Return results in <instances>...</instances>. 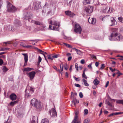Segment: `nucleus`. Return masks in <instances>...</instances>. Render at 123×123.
I'll use <instances>...</instances> for the list:
<instances>
[{"mask_svg":"<svg viewBox=\"0 0 123 123\" xmlns=\"http://www.w3.org/2000/svg\"><path fill=\"white\" fill-rule=\"evenodd\" d=\"M105 67V65L104 64H102L101 65V66L100 68V69L101 70L103 69Z\"/></svg>","mask_w":123,"mask_h":123,"instance_id":"46","label":"nucleus"},{"mask_svg":"<svg viewBox=\"0 0 123 123\" xmlns=\"http://www.w3.org/2000/svg\"><path fill=\"white\" fill-rule=\"evenodd\" d=\"M123 38V37L121 35H118L117 33L113 32L111 33V36L109 37V40L111 41H119L120 39Z\"/></svg>","mask_w":123,"mask_h":123,"instance_id":"1","label":"nucleus"},{"mask_svg":"<svg viewBox=\"0 0 123 123\" xmlns=\"http://www.w3.org/2000/svg\"><path fill=\"white\" fill-rule=\"evenodd\" d=\"M104 112L105 114H107L108 113V111H107L106 110H105L104 111Z\"/></svg>","mask_w":123,"mask_h":123,"instance_id":"61","label":"nucleus"},{"mask_svg":"<svg viewBox=\"0 0 123 123\" xmlns=\"http://www.w3.org/2000/svg\"><path fill=\"white\" fill-rule=\"evenodd\" d=\"M53 30L56 31H59V27L56 26H53L52 29Z\"/></svg>","mask_w":123,"mask_h":123,"instance_id":"31","label":"nucleus"},{"mask_svg":"<svg viewBox=\"0 0 123 123\" xmlns=\"http://www.w3.org/2000/svg\"><path fill=\"white\" fill-rule=\"evenodd\" d=\"M3 4V2L2 0H0V9L1 8V6Z\"/></svg>","mask_w":123,"mask_h":123,"instance_id":"55","label":"nucleus"},{"mask_svg":"<svg viewBox=\"0 0 123 123\" xmlns=\"http://www.w3.org/2000/svg\"><path fill=\"white\" fill-rule=\"evenodd\" d=\"M99 64V63L98 62H96L95 63V65L97 67H98V65Z\"/></svg>","mask_w":123,"mask_h":123,"instance_id":"63","label":"nucleus"},{"mask_svg":"<svg viewBox=\"0 0 123 123\" xmlns=\"http://www.w3.org/2000/svg\"><path fill=\"white\" fill-rule=\"evenodd\" d=\"M111 100H113L114 101H115L116 100V103L117 104H121L123 105V100H117L116 99H112L111 98Z\"/></svg>","mask_w":123,"mask_h":123,"instance_id":"19","label":"nucleus"},{"mask_svg":"<svg viewBox=\"0 0 123 123\" xmlns=\"http://www.w3.org/2000/svg\"><path fill=\"white\" fill-rule=\"evenodd\" d=\"M60 56V55L59 54H55L54 55L52 56L53 57H54V58H57L58 57H59Z\"/></svg>","mask_w":123,"mask_h":123,"instance_id":"38","label":"nucleus"},{"mask_svg":"<svg viewBox=\"0 0 123 123\" xmlns=\"http://www.w3.org/2000/svg\"><path fill=\"white\" fill-rule=\"evenodd\" d=\"M120 30L121 33H123V27H120Z\"/></svg>","mask_w":123,"mask_h":123,"instance_id":"56","label":"nucleus"},{"mask_svg":"<svg viewBox=\"0 0 123 123\" xmlns=\"http://www.w3.org/2000/svg\"><path fill=\"white\" fill-rule=\"evenodd\" d=\"M117 71L118 72L116 73V74H118L120 75H121L122 74L120 73L119 70H118V71Z\"/></svg>","mask_w":123,"mask_h":123,"instance_id":"60","label":"nucleus"},{"mask_svg":"<svg viewBox=\"0 0 123 123\" xmlns=\"http://www.w3.org/2000/svg\"><path fill=\"white\" fill-rule=\"evenodd\" d=\"M93 82L95 85H97L99 83V81L97 79H95L93 81Z\"/></svg>","mask_w":123,"mask_h":123,"instance_id":"25","label":"nucleus"},{"mask_svg":"<svg viewBox=\"0 0 123 123\" xmlns=\"http://www.w3.org/2000/svg\"><path fill=\"white\" fill-rule=\"evenodd\" d=\"M89 121V120L87 119H85L83 123H88Z\"/></svg>","mask_w":123,"mask_h":123,"instance_id":"42","label":"nucleus"},{"mask_svg":"<svg viewBox=\"0 0 123 123\" xmlns=\"http://www.w3.org/2000/svg\"><path fill=\"white\" fill-rule=\"evenodd\" d=\"M3 71L4 72H6L8 70V69L5 66H4L3 68Z\"/></svg>","mask_w":123,"mask_h":123,"instance_id":"40","label":"nucleus"},{"mask_svg":"<svg viewBox=\"0 0 123 123\" xmlns=\"http://www.w3.org/2000/svg\"><path fill=\"white\" fill-rule=\"evenodd\" d=\"M36 73L34 71H32L27 73V74L28 77H29L30 80H32L35 77Z\"/></svg>","mask_w":123,"mask_h":123,"instance_id":"8","label":"nucleus"},{"mask_svg":"<svg viewBox=\"0 0 123 123\" xmlns=\"http://www.w3.org/2000/svg\"><path fill=\"white\" fill-rule=\"evenodd\" d=\"M106 104H107L109 106L112 107H113V105L112 103H110L109 101H107L106 102Z\"/></svg>","mask_w":123,"mask_h":123,"instance_id":"28","label":"nucleus"},{"mask_svg":"<svg viewBox=\"0 0 123 123\" xmlns=\"http://www.w3.org/2000/svg\"><path fill=\"white\" fill-rule=\"evenodd\" d=\"M82 77L86 79H87V78L86 75L85 74V73H84V72H83L82 74Z\"/></svg>","mask_w":123,"mask_h":123,"instance_id":"33","label":"nucleus"},{"mask_svg":"<svg viewBox=\"0 0 123 123\" xmlns=\"http://www.w3.org/2000/svg\"><path fill=\"white\" fill-rule=\"evenodd\" d=\"M79 113V112L78 111H75V115L74 116V119L73 120L72 123H75V122H74V121L75 120H76V119H77L78 117L77 116V115Z\"/></svg>","mask_w":123,"mask_h":123,"instance_id":"17","label":"nucleus"},{"mask_svg":"<svg viewBox=\"0 0 123 123\" xmlns=\"http://www.w3.org/2000/svg\"><path fill=\"white\" fill-rule=\"evenodd\" d=\"M74 31L79 34H80L82 31V28L78 24H75Z\"/></svg>","mask_w":123,"mask_h":123,"instance_id":"4","label":"nucleus"},{"mask_svg":"<svg viewBox=\"0 0 123 123\" xmlns=\"http://www.w3.org/2000/svg\"><path fill=\"white\" fill-rule=\"evenodd\" d=\"M41 25V28H46V27L43 24V25Z\"/></svg>","mask_w":123,"mask_h":123,"instance_id":"58","label":"nucleus"},{"mask_svg":"<svg viewBox=\"0 0 123 123\" xmlns=\"http://www.w3.org/2000/svg\"><path fill=\"white\" fill-rule=\"evenodd\" d=\"M90 2L89 0H84L83 2V4L85 5L87 4L90 3Z\"/></svg>","mask_w":123,"mask_h":123,"instance_id":"27","label":"nucleus"},{"mask_svg":"<svg viewBox=\"0 0 123 123\" xmlns=\"http://www.w3.org/2000/svg\"><path fill=\"white\" fill-rule=\"evenodd\" d=\"M4 29L5 30L12 31H13L15 30V29L14 28V27L11 25L5 26L4 27Z\"/></svg>","mask_w":123,"mask_h":123,"instance_id":"9","label":"nucleus"},{"mask_svg":"<svg viewBox=\"0 0 123 123\" xmlns=\"http://www.w3.org/2000/svg\"><path fill=\"white\" fill-rule=\"evenodd\" d=\"M88 21L90 24H94L96 23V19L94 18H91L90 17L88 19Z\"/></svg>","mask_w":123,"mask_h":123,"instance_id":"13","label":"nucleus"},{"mask_svg":"<svg viewBox=\"0 0 123 123\" xmlns=\"http://www.w3.org/2000/svg\"><path fill=\"white\" fill-rule=\"evenodd\" d=\"M109 69L112 72H114L115 71H118L115 68L114 69H113L111 67H110Z\"/></svg>","mask_w":123,"mask_h":123,"instance_id":"44","label":"nucleus"},{"mask_svg":"<svg viewBox=\"0 0 123 123\" xmlns=\"http://www.w3.org/2000/svg\"><path fill=\"white\" fill-rule=\"evenodd\" d=\"M4 123H11L10 120L9 119H8L6 122H5Z\"/></svg>","mask_w":123,"mask_h":123,"instance_id":"59","label":"nucleus"},{"mask_svg":"<svg viewBox=\"0 0 123 123\" xmlns=\"http://www.w3.org/2000/svg\"><path fill=\"white\" fill-rule=\"evenodd\" d=\"M75 66L76 68V69L77 70V72L78 70V64L77 63H76L75 64Z\"/></svg>","mask_w":123,"mask_h":123,"instance_id":"43","label":"nucleus"},{"mask_svg":"<svg viewBox=\"0 0 123 123\" xmlns=\"http://www.w3.org/2000/svg\"><path fill=\"white\" fill-rule=\"evenodd\" d=\"M72 2V0H71L69 2L68 4H67V5L69 6H71Z\"/></svg>","mask_w":123,"mask_h":123,"instance_id":"48","label":"nucleus"},{"mask_svg":"<svg viewBox=\"0 0 123 123\" xmlns=\"http://www.w3.org/2000/svg\"><path fill=\"white\" fill-rule=\"evenodd\" d=\"M73 49H75L78 54L80 55L81 54V52L80 50L78 49L75 48H73Z\"/></svg>","mask_w":123,"mask_h":123,"instance_id":"29","label":"nucleus"},{"mask_svg":"<svg viewBox=\"0 0 123 123\" xmlns=\"http://www.w3.org/2000/svg\"><path fill=\"white\" fill-rule=\"evenodd\" d=\"M91 58H92L93 59L95 58V59H97V58L96 56L94 55H92L91 56Z\"/></svg>","mask_w":123,"mask_h":123,"instance_id":"57","label":"nucleus"},{"mask_svg":"<svg viewBox=\"0 0 123 123\" xmlns=\"http://www.w3.org/2000/svg\"><path fill=\"white\" fill-rule=\"evenodd\" d=\"M119 21L121 23H123V19L122 17H119L118 18Z\"/></svg>","mask_w":123,"mask_h":123,"instance_id":"35","label":"nucleus"},{"mask_svg":"<svg viewBox=\"0 0 123 123\" xmlns=\"http://www.w3.org/2000/svg\"><path fill=\"white\" fill-rule=\"evenodd\" d=\"M68 74L67 72H66L65 74V77L66 78H68Z\"/></svg>","mask_w":123,"mask_h":123,"instance_id":"64","label":"nucleus"},{"mask_svg":"<svg viewBox=\"0 0 123 123\" xmlns=\"http://www.w3.org/2000/svg\"><path fill=\"white\" fill-rule=\"evenodd\" d=\"M108 8L107 7H106L105 9H104L103 10V12L105 13H107V12H106L108 10Z\"/></svg>","mask_w":123,"mask_h":123,"instance_id":"49","label":"nucleus"},{"mask_svg":"<svg viewBox=\"0 0 123 123\" xmlns=\"http://www.w3.org/2000/svg\"><path fill=\"white\" fill-rule=\"evenodd\" d=\"M83 82L84 84V85L85 86H89V84L87 82L86 80H85L84 79H83Z\"/></svg>","mask_w":123,"mask_h":123,"instance_id":"30","label":"nucleus"},{"mask_svg":"<svg viewBox=\"0 0 123 123\" xmlns=\"http://www.w3.org/2000/svg\"><path fill=\"white\" fill-rule=\"evenodd\" d=\"M7 10L8 11L14 12L16 11V8L10 2H7Z\"/></svg>","mask_w":123,"mask_h":123,"instance_id":"3","label":"nucleus"},{"mask_svg":"<svg viewBox=\"0 0 123 123\" xmlns=\"http://www.w3.org/2000/svg\"><path fill=\"white\" fill-rule=\"evenodd\" d=\"M60 68H61V71H63V68L64 66V65L62 64H60Z\"/></svg>","mask_w":123,"mask_h":123,"instance_id":"36","label":"nucleus"},{"mask_svg":"<svg viewBox=\"0 0 123 123\" xmlns=\"http://www.w3.org/2000/svg\"><path fill=\"white\" fill-rule=\"evenodd\" d=\"M34 69L32 68H25L23 70V72L24 71H29L31 70H33Z\"/></svg>","mask_w":123,"mask_h":123,"instance_id":"20","label":"nucleus"},{"mask_svg":"<svg viewBox=\"0 0 123 123\" xmlns=\"http://www.w3.org/2000/svg\"><path fill=\"white\" fill-rule=\"evenodd\" d=\"M53 25L57 26L58 25V23L56 21H53Z\"/></svg>","mask_w":123,"mask_h":123,"instance_id":"45","label":"nucleus"},{"mask_svg":"<svg viewBox=\"0 0 123 123\" xmlns=\"http://www.w3.org/2000/svg\"><path fill=\"white\" fill-rule=\"evenodd\" d=\"M27 89H26L25 90V98L29 97L31 96L29 93H28L27 92Z\"/></svg>","mask_w":123,"mask_h":123,"instance_id":"21","label":"nucleus"},{"mask_svg":"<svg viewBox=\"0 0 123 123\" xmlns=\"http://www.w3.org/2000/svg\"><path fill=\"white\" fill-rule=\"evenodd\" d=\"M79 96L80 98H82L83 97V95L82 92H80L79 94Z\"/></svg>","mask_w":123,"mask_h":123,"instance_id":"47","label":"nucleus"},{"mask_svg":"<svg viewBox=\"0 0 123 123\" xmlns=\"http://www.w3.org/2000/svg\"><path fill=\"white\" fill-rule=\"evenodd\" d=\"M49 113L50 115L52 117L56 116V112L55 109L54 108H52L51 111L50 110L49 111Z\"/></svg>","mask_w":123,"mask_h":123,"instance_id":"12","label":"nucleus"},{"mask_svg":"<svg viewBox=\"0 0 123 123\" xmlns=\"http://www.w3.org/2000/svg\"><path fill=\"white\" fill-rule=\"evenodd\" d=\"M64 68L66 70H67L68 69V65L67 64H65L64 66Z\"/></svg>","mask_w":123,"mask_h":123,"instance_id":"54","label":"nucleus"},{"mask_svg":"<svg viewBox=\"0 0 123 123\" xmlns=\"http://www.w3.org/2000/svg\"><path fill=\"white\" fill-rule=\"evenodd\" d=\"M42 59L41 57L40 56H39L38 58V64H39L42 61Z\"/></svg>","mask_w":123,"mask_h":123,"instance_id":"37","label":"nucleus"},{"mask_svg":"<svg viewBox=\"0 0 123 123\" xmlns=\"http://www.w3.org/2000/svg\"><path fill=\"white\" fill-rule=\"evenodd\" d=\"M41 2H38L37 3H36V2H34V5H35L34 7V8L35 10H37L40 8H41Z\"/></svg>","mask_w":123,"mask_h":123,"instance_id":"11","label":"nucleus"},{"mask_svg":"<svg viewBox=\"0 0 123 123\" xmlns=\"http://www.w3.org/2000/svg\"><path fill=\"white\" fill-rule=\"evenodd\" d=\"M84 115H87L88 112V110L87 109H85L84 110Z\"/></svg>","mask_w":123,"mask_h":123,"instance_id":"34","label":"nucleus"},{"mask_svg":"<svg viewBox=\"0 0 123 123\" xmlns=\"http://www.w3.org/2000/svg\"><path fill=\"white\" fill-rule=\"evenodd\" d=\"M35 48V49H37V50L39 52H43V51L42 50H40V49H38L37 48Z\"/></svg>","mask_w":123,"mask_h":123,"instance_id":"53","label":"nucleus"},{"mask_svg":"<svg viewBox=\"0 0 123 123\" xmlns=\"http://www.w3.org/2000/svg\"><path fill=\"white\" fill-rule=\"evenodd\" d=\"M93 7L92 6H87L85 7V11L87 13H91L92 12Z\"/></svg>","mask_w":123,"mask_h":123,"instance_id":"6","label":"nucleus"},{"mask_svg":"<svg viewBox=\"0 0 123 123\" xmlns=\"http://www.w3.org/2000/svg\"><path fill=\"white\" fill-rule=\"evenodd\" d=\"M24 19L25 20L28 19L29 21V19L33 17V14L31 13L26 12L24 13Z\"/></svg>","mask_w":123,"mask_h":123,"instance_id":"5","label":"nucleus"},{"mask_svg":"<svg viewBox=\"0 0 123 123\" xmlns=\"http://www.w3.org/2000/svg\"><path fill=\"white\" fill-rule=\"evenodd\" d=\"M18 103V101L16 100L14 101H12L9 104L11 106H13L14 105L17 104Z\"/></svg>","mask_w":123,"mask_h":123,"instance_id":"23","label":"nucleus"},{"mask_svg":"<svg viewBox=\"0 0 123 123\" xmlns=\"http://www.w3.org/2000/svg\"><path fill=\"white\" fill-rule=\"evenodd\" d=\"M65 13L66 15L71 18H73L75 15L74 13L69 10L65 11Z\"/></svg>","mask_w":123,"mask_h":123,"instance_id":"10","label":"nucleus"},{"mask_svg":"<svg viewBox=\"0 0 123 123\" xmlns=\"http://www.w3.org/2000/svg\"><path fill=\"white\" fill-rule=\"evenodd\" d=\"M74 122H75V123H81V121L80 120H79L77 121V119H76V120L74 121Z\"/></svg>","mask_w":123,"mask_h":123,"instance_id":"50","label":"nucleus"},{"mask_svg":"<svg viewBox=\"0 0 123 123\" xmlns=\"http://www.w3.org/2000/svg\"><path fill=\"white\" fill-rule=\"evenodd\" d=\"M36 121L38 122V118L37 116H33L32 121Z\"/></svg>","mask_w":123,"mask_h":123,"instance_id":"32","label":"nucleus"},{"mask_svg":"<svg viewBox=\"0 0 123 123\" xmlns=\"http://www.w3.org/2000/svg\"><path fill=\"white\" fill-rule=\"evenodd\" d=\"M71 98L73 99L72 102L74 103V106H75L77 103H79V101L77 100L76 98H74V93L73 92H71Z\"/></svg>","mask_w":123,"mask_h":123,"instance_id":"7","label":"nucleus"},{"mask_svg":"<svg viewBox=\"0 0 123 123\" xmlns=\"http://www.w3.org/2000/svg\"><path fill=\"white\" fill-rule=\"evenodd\" d=\"M74 85L75 86L77 87H80V85L79 84L75 83Z\"/></svg>","mask_w":123,"mask_h":123,"instance_id":"52","label":"nucleus"},{"mask_svg":"<svg viewBox=\"0 0 123 123\" xmlns=\"http://www.w3.org/2000/svg\"><path fill=\"white\" fill-rule=\"evenodd\" d=\"M92 63L90 64L88 66V68H91V69H92Z\"/></svg>","mask_w":123,"mask_h":123,"instance_id":"62","label":"nucleus"},{"mask_svg":"<svg viewBox=\"0 0 123 123\" xmlns=\"http://www.w3.org/2000/svg\"><path fill=\"white\" fill-rule=\"evenodd\" d=\"M73 78L75 80L77 81H80V79H79V78H76L75 76H73Z\"/></svg>","mask_w":123,"mask_h":123,"instance_id":"39","label":"nucleus"},{"mask_svg":"<svg viewBox=\"0 0 123 123\" xmlns=\"http://www.w3.org/2000/svg\"><path fill=\"white\" fill-rule=\"evenodd\" d=\"M22 54L24 55V56L25 62L23 66L24 67L27 64L26 63L28 61V55L24 53Z\"/></svg>","mask_w":123,"mask_h":123,"instance_id":"14","label":"nucleus"},{"mask_svg":"<svg viewBox=\"0 0 123 123\" xmlns=\"http://www.w3.org/2000/svg\"><path fill=\"white\" fill-rule=\"evenodd\" d=\"M10 98L12 101L15 100L17 98V96L14 93L11 94L9 96Z\"/></svg>","mask_w":123,"mask_h":123,"instance_id":"15","label":"nucleus"},{"mask_svg":"<svg viewBox=\"0 0 123 123\" xmlns=\"http://www.w3.org/2000/svg\"><path fill=\"white\" fill-rule=\"evenodd\" d=\"M3 63V61L1 59H0V65H1Z\"/></svg>","mask_w":123,"mask_h":123,"instance_id":"51","label":"nucleus"},{"mask_svg":"<svg viewBox=\"0 0 123 123\" xmlns=\"http://www.w3.org/2000/svg\"><path fill=\"white\" fill-rule=\"evenodd\" d=\"M31 22L34 23L36 25H43V23L40 22L38 21H35L32 20L31 21Z\"/></svg>","mask_w":123,"mask_h":123,"instance_id":"18","label":"nucleus"},{"mask_svg":"<svg viewBox=\"0 0 123 123\" xmlns=\"http://www.w3.org/2000/svg\"><path fill=\"white\" fill-rule=\"evenodd\" d=\"M111 21L112 24L110 25V26H113L116 24L117 22L115 19L113 17H111Z\"/></svg>","mask_w":123,"mask_h":123,"instance_id":"16","label":"nucleus"},{"mask_svg":"<svg viewBox=\"0 0 123 123\" xmlns=\"http://www.w3.org/2000/svg\"><path fill=\"white\" fill-rule=\"evenodd\" d=\"M20 45L21 46H22L25 47L26 46V45L25 44V43L23 42H20Z\"/></svg>","mask_w":123,"mask_h":123,"instance_id":"41","label":"nucleus"},{"mask_svg":"<svg viewBox=\"0 0 123 123\" xmlns=\"http://www.w3.org/2000/svg\"><path fill=\"white\" fill-rule=\"evenodd\" d=\"M14 23L17 26L20 25V22L19 20L18 19H16L14 21Z\"/></svg>","mask_w":123,"mask_h":123,"instance_id":"22","label":"nucleus"},{"mask_svg":"<svg viewBox=\"0 0 123 123\" xmlns=\"http://www.w3.org/2000/svg\"><path fill=\"white\" fill-rule=\"evenodd\" d=\"M31 103L32 105L37 109H39L41 107V102H38L36 99L33 98L31 100Z\"/></svg>","mask_w":123,"mask_h":123,"instance_id":"2","label":"nucleus"},{"mask_svg":"<svg viewBox=\"0 0 123 123\" xmlns=\"http://www.w3.org/2000/svg\"><path fill=\"white\" fill-rule=\"evenodd\" d=\"M41 123H49L48 120L47 118H44L42 119Z\"/></svg>","mask_w":123,"mask_h":123,"instance_id":"26","label":"nucleus"},{"mask_svg":"<svg viewBox=\"0 0 123 123\" xmlns=\"http://www.w3.org/2000/svg\"><path fill=\"white\" fill-rule=\"evenodd\" d=\"M114 9L112 7H110L109 8V9H108V10L107 11H106V12H107V13H111L112 12H113V11Z\"/></svg>","mask_w":123,"mask_h":123,"instance_id":"24","label":"nucleus"}]
</instances>
